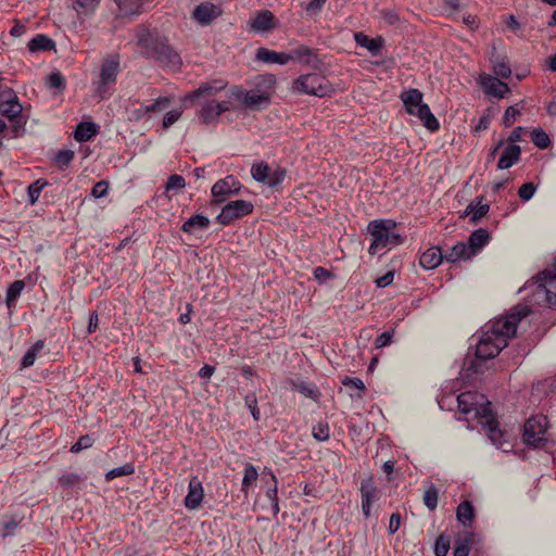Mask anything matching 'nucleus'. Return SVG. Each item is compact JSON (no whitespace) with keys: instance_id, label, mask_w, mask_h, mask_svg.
I'll list each match as a JSON object with an SVG mask.
<instances>
[{"instance_id":"50","label":"nucleus","mask_w":556,"mask_h":556,"mask_svg":"<svg viewBox=\"0 0 556 556\" xmlns=\"http://www.w3.org/2000/svg\"><path fill=\"white\" fill-rule=\"evenodd\" d=\"M93 442H94V440L91 435H89V434L81 435L78 439V441L72 445L70 451L72 453L77 454V453L81 452L83 450L91 447Z\"/></svg>"},{"instance_id":"3","label":"nucleus","mask_w":556,"mask_h":556,"mask_svg":"<svg viewBox=\"0 0 556 556\" xmlns=\"http://www.w3.org/2000/svg\"><path fill=\"white\" fill-rule=\"evenodd\" d=\"M422 92L416 88H410L401 94L407 113L417 116L428 130L437 131L440 123L431 113L429 105L422 102Z\"/></svg>"},{"instance_id":"18","label":"nucleus","mask_w":556,"mask_h":556,"mask_svg":"<svg viewBox=\"0 0 556 556\" xmlns=\"http://www.w3.org/2000/svg\"><path fill=\"white\" fill-rule=\"evenodd\" d=\"M231 97L236 100L243 102L248 108L258 109L263 104H268L269 98L254 91L245 92L242 89L235 87L231 89Z\"/></svg>"},{"instance_id":"63","label":"nucleus","mask_w":556,"mask_h":556,"mask_svg":"<svg viewBox=\"0 0 556 556\" xmlns=\"http://www.w3.org/2000/svg\"><path fill=\"white\" fill-rule=\"evenodd\" d=\"M342 384L345 386V387H349V388H355V389H357L359 391H364L365 390V384H364L363 380L359 379V378L345 377L342 380Z\"/></svg>"},{"instance_id":"55","label":"nucleus","mask_w":556,"mask_h":556,"mask_svg":"<svg viewBox=\"0 0 556 556\" xmlns=\"http://www.w3.org/2000/svg\"><path fill=\"white\" fill-rule=\"evenodd\" d=\"M519 115L520 111L516 105L508 106L503 116V125L505 127H510Z\"/></svg>"},{"instance_id":"35","label":"nucleus","mask_w":556,"mask_h":556,"mask_svg":"<svg viewBox=\"0 0 556 556\" xmlns=\"http://www.w3.org/2000/svg\"><path fill=\"white\" fill-rule=\"evenodd\" d=\"M456 518L464 527H470L475 519V508L471 502L464 501L456 508Z\"/></svg>"},{"instance_id":"6","label":"nucleus","mask_w":556,"mask_h":556,"mask_svg":"<svg viewBox=\"0 0 556 556\" xmlns=\"http://www.w3.org/2000/svg\"><path fill=\"white\" fill-rule=\"evenodd\" d=\"M547 418L544 415L530 417L523 426L522 441L531 447H541L547 441Z\"/></svg>"},{"instance_id":"60","label":"nucleus","mask_w":556,"mask_h":556,"mask_svg":"<svg viewBox=\"0 0 556 556\" xmlns=\"http://www.w3.org/2000/svg\"><path fill=\"white\" fill-rule=\"evenodd\" d=\"M109 184L105 180L98 181L91 189V195L96 199L103 198L108 194Z\"/></svg>"},{"instance_id":"41","label":"nucleus","mask_w":556,"mask_h":556,"mask_svg":"<svg viewBox=\"0 0 556 556\" xmlns=\"http://www.w3.org/2000/svg\"><path fill=\"white\" fill-rule=\"evenodd\" d=\"M269 166L265 162L255 163L252 165L251 175L254 180L263 184H267L269 176Z\"/></svg>"},{"instance_id":"8","label":"nucleus","mask_w":556,"mask_h":556,"mask_svg":"<svg viewBox=\"0 0 556 556\" xmlns=\"http://www.w3.org/2000/svg\"><path fill=\"white\" fill-rule=\"evenodd\" d=\"M167 43V38L156 30L141 27L137 31V45L141 49L142 55L148 59L154 60L161 50V46H166Z\"/></svg>"},{"instance_id":"2","label":"nucleus","mask_w":556,"mask_h":556,"mask_svg":"<svg viewBox=\"0 0 556 556\" xmlns=\"http://www.w3.org/2000/svg\"><path fill=\"white\" fill-rule=\"evenodd\" d=\"M395 227L393 219H375L369 223L368 231L372 237L369 254H376L382 249L390 250L403 242L402 236L393 231Z\"/></svg>"},{"instance_id":"5","label":"nucleus","mask_w":556,"mask_h":556,"mask_svg":"<svg viewBox=\"0 0 556 556\" xmlns=\"http://www.w3.org/2000/svg\"><path fill=\"white\" fill-rule=\"evenodd\" d=\"M292 90L299 93L323 98L329 96L333 91V88L326 78L317 74H305L293 80Z\"/></svg>"},{"instance_id":"59","label":"nucleus","mask_w":556,"mask_h":556,"mask_svg":"<svg viewBox=\"0 0 556 556\" xmlns=\"http://www.w3.org/2000/svg\"><path fill=\"white\" fill-rule=\"evenodd\" d=\"M313 275H314V278L320 282V283H325L327 282L329 279H333L334 278V274L331 273L330 270L321 267V266H318V267H315L314 268V271H313Z\"/></svg>"},{"instance_id":"37","label":"nucleus","mask_w":556,"mask_h":556,"mask_svg":"<svg viewBox=\"0 0 556 556\" xmlns=\"http://www.w3.org/2000/svg\"><path fill=\"white\" fill-rule=\"evenodd\" d=\"M24 288L25 282L23 280H15L9 286L5 294V303L9 311L15 306V301L21 295Z\"/></svg>"},{"instance_id":"22","label":"nucleus","mask_w":556,"mask_h":556,"mask_svg":"<svg viewBox=\"0 0 556 556\" xmlns=\"http://www.w3.org/2000/svg\"><path fill=\"white\" fill-rule=\"evenodd\" d=\"M162 50L159 51L154 61L160 63L162 66L178 68L182 61L177 51L174 50L168 43L166 46H161Z\"/></svg>"},{"instance_id":"9","label":"nucleus","mask_w":556,"mask_h":556,"mask_svg":"<svg viewBox=\"0 0 556 556\" xmlns=\"http://www.w3.org/2000/svg\"><path fill=\"white\" fill-rule=\"evenodd\" d=\"M482 419L480 424L486 430L488 437L491 443L498 450H502L505 453H508L513 450L511 443L506 439V433L498 428V422L491 412L490 414L485 413V409H481Z\"/></svg>"},{"instance_id":"34","label":"nucleus","mask_w":556,"mask_h":556,"mask_svg":"<svg viewBox=\"0 0 556 556\" xmlns=\"http://www.w3.org/2000/svg\"><path fill=\"white\" fill-rule=\"evenodd\" d=\"M354 39L359 47L366 48L372 55H378L381 51V39L369 38L363 33H355Z\"/></svg>"},{"instance_id":"25","label":"nucleus","mask_w":556,"mask_h":556,"mask_svg":"<svg viewBox=\"0 0 556 556\" xmlns=\"http://www.w3.org/2000/svg\"><path fill=\"white\" fill-rule=\"evenodd\" d=\"M250 27L256 31H266L276 27L275 15L269 10L260 11L250 22Z\"/></svg>"},{"instance_id":"15","label":"nucleus","mask_w":556,"mask_h":556,"mask_svg":"<svg viewBox=\"0 0 556 556\" xmlns=\"http://www.w3.org/2000/svg\"><path fill=\"white\" fill-rule=\"evenodd\" d=\"M231 103L229 101L217 102L215 100L204 101L198 115L204 124H211L218 121L222 113L230 111Z\"/></svg>"},{"instance_id":"36","label":"nucleus","mask_w":556,"mask_h":556,"mask_svg":"<svg viewBox=\"0 0 556 556\" xmlns=\"http://www.w3.org/2000/svg\"><path fill=\"white\" fill-rule=\"evenodd\" d=\"M473 536L472 532H466L464 536L458 538L455 541L453 556H468L470 546L473 543Z\"/></svg>"},{"instance_id":"47","label":"nucleus","mask_w":556,"mask_h":556,"mask_svg":"<svg viewBox=\"0 0 556 556\" xmlns=\"http://www.w3.org/2000/svg\"><path fill=\"white\" fill-rule=\"evenodd\" d=\"M450 549V539L440 534L435 540L433 552L435 556H446Z\"/></svg>"},{"instance_id":"19","label":"nucleus","mask_w":556,"mask_h":556,"mask_svg":"<svg viewBox=\"0 0 556 556\" xmlns=\"http://www.w3.org/2000/svg\"><path fill=\"white\" fill-rule=\"evenodd\" d=\"M204 496L202 482L198 477H192L189 481L188 493L185 497V506L188 509H197L200 507Z\"/></svg>"},{"instance_id":"38","label":"nucleus","mask_w":556,"mask_h":556,"mask_svg":"<svg viewBox=\"0 0 556 556\" xmlns=\"http://www.w3.org/2000/svg\"><path fill=\"white\" fill-rule=\"evenodd\" d=\"M257 478H258L257 468L254 465L248 463L244 468V475H243L242 483H241V491L245 494V496L248 495L249 488L254 482H256Z\"/></svg>"},{"instance_id":"57","label":"nucleus","mask_w":556,"mask_h":556,"mask_svg":"<svg viewBox=\"0 0 556 556\" xmlns=\"http://www.w3.org/2000/svg\"><path fill=\"white\" fill-rule=\"evenodd\" d=\"M394 337V330H387L378 336L375 340V346L377 349H382L391 344L392 339Z\"/></svg>"},{"instance_id":"42","label":"nucleus","mask_w":556,"mask_h":556,"mask_svg":"<svg viewBox=\"0 0 556 556\" xmlns=\"http://www.w3.org/2000/svg\"><path fill=\"white\" fill-rule=\"evenodd\" d=\"M312 435L318 442L328 441L330 437V428L328 422L319 421L314 425L312 429Z\"/></svg>"},{"instance_id":"64","label":"nucleus","mask_w":556,"mask_h":556,"mask_svg":"<svg viewBox=\"0 0 556 556\" xmlns=\"http://www.w3.org/2000/svg\"><path fill=\"white\" fill-rule=\"evenodd\" d=\"M394 278V271L390 270L386 273L383 276L376 279V285L378 288H386L390 286Z\"/></svg>"},{"instance_id":"21","label":"nucleus","mask_w":556,"mask_h":556,"mask_svg":"<svg viewBox=\"0 0 556 556\" xmlns=\"http://www.w3.org/2000/svg\"><path fill=\"white\" fill-rule=\"evenodd\" d=\"M289 56H291V61L298 60L299 62L311 65L314 68H317L321 63L318 59L316 50L306 46H300L295 48L292 52L289 53Z\"/></svg>"},{"instance_id":"44","label":"nucleus","mask_w":556,"mask_h":556,"mask_svg":"<svg viewBox=\"0 0 556 556\" xmlns=\"http://www.w3.org/2000/svg\"><path fill=\"white\" fill-rule=\"evenodd\" d=\"M531 139L534 146L539 149H546L551 143L548 135L541 128L532 130Z\"/></svg>"},{"instance_id":"54","label":"nucleus","mask_w":556,"mask_h":556,"mask_svg":"<svg viewBox=\"0 0 556 556\" xmlns=\"http://www.w3.org/2000/svg\"><path fill=\"white\" fill-rule=\"evenodd\" d=\"M185 186V178L181 175L174 174L167 178L166 190H181Z\"/></svg>"},{"instance_id":"17","label":"nucleus","mask_w":556,"mask_h":556,"mask_svg":"<svg viewBox=\"0 0 556 556\" xmlns=\"http://www.w3.org/2000/svg\"><path fill=\"white\" fill-rule=\"evenodd\" d=\"M119 70V58L118 55H114L112 59L106 60L103 62L101 72H100V87L98 88L97 92L100 94L101 98H104L103 91L101 90L102 87L115 83L117 74Z\"/></svg>"},{"instance_id":"56","label":"nucleus","mask_w":556,"mask_h":556,"mask_svg":"<svg viewBox=\"0 0 556 556\" xmlns=\"http://www.w3.org/2000/svg\"><path fill=\"white\" fill-rule=\"evenodd\" d=\"M169 103V99L166 97H160L154 103L146 105L143 108L144 113L160 112L163 111Z\"/></svg>"},{"instance_id":"48","label":"nucleus","mask_w":556,"mask_h":556,"mask_svg":"<svg viewBox=\"0 0 556 556\" xmlns=\"http://www.w3.org/2000/svg\"><path fill=\"white\" fill-rule=\"evenodd\" d=\"M47 185V181L42 179H38L35 182L30 184L28 187V197L29 202L34 204L40 197V193L43 187Z\"/></svg>"},{"instance_id":"31","label":"nucleus","mask_w":556,"mask_h":556,"mask_svg":"<svg viewBox=\"0 0 556 556\" xmlns=\"http://www.w3.org/2000/svg\"><path fill=\"white\" fill-rule=\"evenodd\" d=\"M471 256H473V254L469 252L468 245L463 241L457 242L451 248L448 252L444 253L445 260L450 263H455L460 260H468Z\"/></svg>"},{"instance_id":"39","label":"nucleus","mask_w":556,"mask_h":556,"mask_svg":"<svg viewBox=\"0 0 556 556\" xmlns=\"http://www.w3.org/2000/svg\"><path fill=\"white\" fill-rule=\"evenodd\" d=\"M45 342L42 340L36 341L24 354L21 366L27 368L34 365L37 354L43 349Z\"/></svg>"},{"instance_id":"49","label":"nucleus","mask_w":556,"mask_h":556,"mask_svg":"<svg viewBox=\"0 0 556 556\" xmlns=\"http://www.w3.org/2000/svg\"><path fill=\"white\" fill-rule=\"evenodd\" d=\"M286 178V170L283 168H277L274 172L269 170L267 178V186L269 188H277Z\"/></svg>"},{"instance_id":"14","label":"nucleus","mask_w":556,"mask_h":556,"mask_svg":"<svg viewBox=\"0 0 556 556\" xmlns=\"http://www.w3.org/2000/svg\"><path fill=\"white\" fill-rule=\"evenodd\" d=\"M223 14L219 5L212 2H202L191 12V18L200 26H210L216 18Z\"/></svg>"},{"instance_id":"11","label":"nucleus","mask_w":556,"mask_h":556,"mask_svg":"<svg viewBox=\"0 0 556 556\" xmlns=\"http://www.w3.org/2000/svg\"><path fill=\"white\" fill-rule=\"evenodd\" d=\"M240 181L232 175H228L216 181L212 189V204L218 205L225 202L229 197L236 195L241 190Z\"/></svg>"},{"instance_id":"32","label":"nucleus","mask_w":556,"mask_h":556,"mask_svg":"<svg viewBox=\"0 0 556 556\" xmlns=\"http://www.w3.org/2000/svg\"><path fill=\"white\" fill-rule=\"evenodd\" d=\"M27 48L33 53L39 51H50L55 48V42L47 35L39 34L28 41Z\"/></svg>"},{"instance_id":"23","label":"nucleus","mask_w":556,"mask_h":556,"mask_svg":"<svg viewBox=\"0 0 556 556\" xmlns=\"http://www.w3.org/2000/svg\"><path fill=\"white\" fill-rule=\"evenodd\" d=\"M521 155V148L517 144H508L502 152L497 162V169H507L515 165Z\"/></svg>"},{"instance_id":"29","label":"nucleus","mask_w":556,"mask_h":556,"mask_svg":"<svg viewBox=\"0 0 556 556\" xmlns=\"http://www.w3.org/2000/svg\"><path fill=\"white\" fill-rule=\"evenodd\" d=\"M490 210V205L483 202V197L477 198V202H471L465 210V215L470 216L471 223H478Z\"/></svg>"},{"instance_id":"10","label":"nucleus","mask_w":556,"mask_h":556,"mask_svg":"<svg viewBox=\"0 0 556 556\" xmlns=\"http://www.w3.org/2000/svg\"><path fill=\"white\" fill-rule=\"evenodd\" d=\"M254 205L245 200L230 201L223 206L216 220L223 226L229 225L235 219L247 216L253 212Z\"/></svg>"},{"instance_id":"16","label":"nucleus","mask_w":556,"mask_h":556,"mask_svg":"<svg viewBox=\"0 0 556 556\" xmlns=\"http://www.w3.org/2000/svg\"><path fill=\"white\" fill-rule=\"evenodd\" d=\"M362 510L366 518L371 514V506L378 498V490L372 478L363 479L361 482Z\"/></svg>"},{"instance_id":"27","label":"nucleus","mask_w":556,"mask_h":556,"mask_svg":"<svg viewBox=\"0 0 556 556\" xmlns=\"http://www.w3.org/2000/svg\"><path fill=\"white\" fill-rule=\"evenodd\" d=\"M256 60L264 63L287 64L291 61V56H289V53L276 52L261 47L256 51Z\"/></svg>"},{"instance_id":"12","label":"nucleus","mask_w":556,"mask_h":556,"mask_svg":"<svg viewBox=\"0 0 556 556\" xmlns=\"http://www.w3.org/2000/svg\"><path fill=\"white\" fill-rule=\"evenodd\" d=\"M228 83L222 78L212 79L205 83H202L195 90L187 93L182 98V103L185 106H192L194 100L199 98H210L218 92L226 89Z\"/></svg>"},{"instance_id":"43","label":"nucleus","mask_w":556,"mask_h":556,"mask_svg":"<svg viewBox=\"0 0 556 556\" xmlns=\"http://www.w3.org/2000/svg\"><path fill=\"white\" fill-rule=\"evenodd\" d=\"M135 472V467L132 464L130 463H127L123 466H119V467H116V468H113L111 470H109L106 473H105V479L108 481H111L117 477H121V476H129V475H132Z\"/></svg>"},{"instance_id":"46","label":"nucleus","mask_w":556,"mask_h":556,"mask_svg":"<svg viewBox=\"0 0 556 556\" xmlns=\"http://www.w3.org/2000/svg\"><path fill=\"white\" fill-rule=\"evenodd\" d=\"M47 86L50 89H56L62 92L65 89V80L60 72H52L47 79Z\"/></svg>"},{"instance_id":"4","label":"nucleus","mask_w":556,"mask_h":556,"mask_svg":"<svg viewBox=\"0 0 556 556\" xmlns=\"http://www.w3.org/2000/svg\"><path fill=\"white\" fill-rule=\"evenodd\" d=\"M534 279L532 302L538 305L556 306V261Z\"/></svg>"},{"instance_id":"20","label":"nucleus","mask_w":556,"mask_h":556,"mask_svg":"<svg viewBox=\"0 0 556 556\" xmlns=\"http://www.w3.org/2000/svg\"><path fill=\"white\" fill-rule=\"evenodd\" d=\"M481 87L485 93L496 98H504V96L509 92V87L506 83L490 75L481 77Z\"/></svg>"},{"instance_id":"1","label":"nucleus","mask_w":556,"mask_h":556,"mask_svg":"<svg viewBox=\"0 0 556 556\" xmlns=\"http://www.w3.org/2000/svg\"><path fill=\"white\" fill-rule=\"evenodd\" d=\"M532 313L528 304L514 306L509 314L485 326L476 348L477 361H465L467 370L479 372V362L494 358L508 344V339L516 334L518 324Z\"/></svg>"},{"instance_id":"7","label":"nucleus","mask_w":556,"mask_h":556,"mask_svg":"<svg viewBox=\"0 0 556 556\" xmlns=\"http://www.w3.org/2000/svg\"><path fill=\"white\" fill-rule=\"evenodd\" d=\"M457 406L462 414L469 415L475 414V417L480 422L482 419L481 409H485L486 414H490L491 403L485 400L484 395L477 392H463L457 396Z\"/></svg>"},{"instance_id":"53","label":"nucleus","mask_w":556,"mask_h":556,"mask_svg":"<svg viewBox=\"0 0 556 556\" xmlns=\"http://www.w3.org/2000/svg\"><path fill=\"white\" fill-rule=\"evenodd\" d=\"M536 191V186L533 182H526L518 189V195L522 201L532 199Z\"/></svg>"},{"instance_id":"62","label":"nucleus","mask_w":556,"mask_h":556,"mask_svg":"<svg viewBox=\"0 0 556 556\" xmlns=\"http://www.w3.org/2000/svg\"><path fill=\"white\" fill-rule=\"evenodd\" d=\"M181 111L180 110H172L169 112H167L163 118V127L164 128H168L170 127L175 122H177L179 119V117L181 116Z\"/></svg>"},{"instance_id":"51","label":"nucleus","mask_w":556,"mask_h":556,"mask_svg":"<svg viewBox=\"0 0 556 556\" xmlns=\"http://www.w3.org/2000/svg\"><path fill=\"white\" fill-rule=\"evenodd\" d=\"M73 159L74 152L72 150L65 149L56 153L54 162L59 165L60 168H64L73 161Z\"/></svg>"},{"instance_id":"30","label":"nucleus","mask_w":556,"mask_h":556,"mask_svg":"<svg viewBox=\"0 0 556 556\" xmlns=\"http://www.w3.org/2000/svg\"><path fill=\"white\" fill-rule=\"evenodd\" d=\"M99 126L92 122H80L74 131V138L78 142H86L98 134Z\"/></svg>"},{"instance_id":"61","label":"nucleus","mask_w":556,"mask_h":556,"mask_svg":"<svg viewBox=\"0 0 556 556\" xmlns=\"http://www.w3.org/2000/svg\"><path fill=\"white\" fill-rule=\"evenodd\" d=\"M80 480L81 479H80V476L78 473L70 472V473H65L62 477H60L59 483L63 488H68V486H72V485H75V484L79 483Z\"/></svg>"},{"instance_id":"28","label":"nucleus","mask_w":556,"mask_h":556,"mask_svg":"<svg viewBox=\"0 0 556 556\" xmlns=\"http://www.w3.org/2000/svg\"><path fill=\"white\" fill-rule=\"evenodd\" d=\"M490 239L489 231L484 228L473 230L468 238L469 252L476 255Z\"/></svg>"},{"instance_id":"45","label":"nucleus","mask_w":556,"mask_h":556,"mask_svg":"<svg viewBox=\"0 0 556 556\" xmlns=\"http://www.w3.org/2000/svg\"><path fill=\"white\" fill-rule=\"evenodd\" d=\"M294 390L299 391L306 397L316 400L319 395V392L317 388L313 383L307 382H300V383H293Z\"/></svg>"},{"instance_id":"26","label":"nucleus","mask_w":556,"mask_h":556,"mask_svg":"<svg viewBox=\"0 0 556 556\" xmlns=\"http://www.w3.org/2000/svg\"><path fill=\"white\" fill-rule=\"evenodd\" d=\"M101 0H74L72 9L77 13L80 23L91 16L98 9Z\"/></svg>"},{"instance_id":"52","label":"nucleus","mask_w":556,"mask_h":556,"mask_svg":"<svg viewBox=\"0 0 556 556\" xmlns=\"http://www.w3.org/2000/svg\"><path fill=\"white\" fill-rule=\"evenodd\" d=\"M493 72L496 77L501 78H508L511 75L510 65L504 60L497 61L493 64Z\"/></svg>"},{"instance_id":"24","label":"nucleus","mask_w":556,"mask_h":556,"mask_svg":"<svg viewBox=\"0 0 556 556\" xmlns=\"http://www.w3.org/2000/svg\"><path fill=\"white\" fill-rule=\"evenodd\" d=\"M444 258V254L439 247H431L420 255L419 264L425 269H434Z\"/></svg>"},{"instance_id":"13","label":"nucleus","mask_w":556,"mask_h":556,"mask_svg":"<svg viewBox=\"0 0 556 556\" xmlns=\"http://www.w3.org/2000/svg\"><path fill=\"white\" fill-rule=\"evenodd\" d=\"M23 106L18 101L15 91L12 88L0 90V114L7 116L10 121H15L21 116Z\"/></svg>"},{"instance_id":"33","label":"nucleus","mask_w":556,"mask_h":556,"mask_svg":"<svg viewBox=\"0 0 556 556\" xmlns=\"http://www.w3.org/2000/svg\"><path fill=\"white\" fill-rule=\"evenodd\" d=\"M210 226V219L201 214L192 215L181 226V230L186 233H193L195 230H203Z\"/></svg>"},{"instance_id":"40","label":"nucleus","mask_w":556,"mask_h":556,"mask_svg":"<svg viewBox=\"0 0 556 556\" xmlns=\"http://www.w3.org/2000/svg\"><path fill=\"white\" fill-rule=\"evenodd\" d=\"M422 501L425 506L433 511L438 507L439 491L434 484H430L424 492Z\"/></svg>"},{"instance_id":"58","label":"nucleus","mask_w":556,"mask_h":556,"mask_svg":"<svg viewBox=\"0 0 556 556\" xmlns=\"http://www.w3.org/2000/svg\"><path fill=\"white\" fill-rule=\"evenodd\" d=\"M245 405L250 409V412L253 416V419L255 421H258L261 419V413L257 407V400H256L255 394H249L245 396Z\"/></svg>"}]
</instances>
